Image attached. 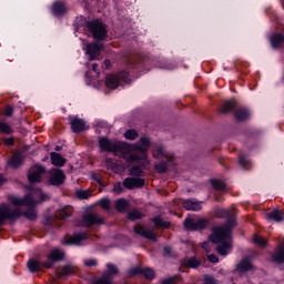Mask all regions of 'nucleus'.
<instances>
[{
  "label": "nucleus",
  "mask_w": 284,
  "mask_h": 284,
  "mask_svg": "<svg viewBox=\"0 0 284 284\" xmlns=\"http://www.w3.org/2000/svg\"><path fill=\"white\" fill-rule=\"evenodd\" d=\"M50 200L43 191L40 189L33 191L30 194H27L23 197H19L16 195H9L8 201L12 203L16 207H12L10 204H0V225H3L6 221H17V219H21L24 216L28 221H34L38 217L37 207L38 203H43V201ZM31 207L27 212H21L19 207Z\"/></svg>",
  "instance_id": "nucleus-1"
},
{
  "label": "nucleus",
  "mask_w": 284,
  "mask_h": 284,
  "mask_svg": "<svg viewBox=\"0 0 284 284\" xmlns=\"http://www.w3.org/2000/svg\"><path fill=\"white\" fill-rule=\"evenodd\" d=\"M214 216L216 219H227L226 223L221 226H215L212 230V234L210 235L211 243H223L225 239H230L232 236V230L236 227V215L233 211L225 209H215Z\"/></svg>",
  "instance_id": "nucleus-2"
},
{
  "label": "nucleus",
  "mask_w": 284,
  "mask_h": 284,
  "mask_svg": "<svg viewBox=\"0 0 284 284\" xmlns=\"http://www.w3.org/2000/svg\"><path fill=\"white\" fill-rule=\"evenodd\" d=\"M150 149V140L142 136L136 144L126 143V155L124 161L126 163H134V161H145L148 159V150Z\"/></svg>",
  "instance_id": "nucleus-3"
},
{
  "label": "nucleus",
  "mask_w": 284,
  "mask_h": 284,
  "mask_svg": "<svg viewBox=\"0 0 284 284\" xmlns=\"http://www.w3.org/2000/svg\"><path fill=\"white\" fill-rule=\"evenodd\" d=\"M99 145L102 152H113V154H121L122 159L125 160L128 156V148L125 142L112 141L108 138H100Z\"/></svg>",
  "instance_id": "nucleus-4"
},
{
  "label": "nucleus",
  "mask_w": 284,
  "mask_h": 284,
  "mask_svg": "<svg viewBox=\"0 0 284 284\" xmlns=\"http://www.w3.org/2000/svg\"><path fill=\"white\" fill-rule=\"evenodd\" d=\"M87 28L98 41H103L108 37V27L99 20L88 22Z\"/></svg>",
  "instance_id": "nucleus-5"
},
{
  "label": "nucleus",
  "mask_w": 284,
  "mask_h": 284,
  "mask_svg": "<svg viewBox=\"0 0 284 284\" xmlns=\"http://www.w3.org/2000/svg\"><path fill=\"white\" fill-rule=\"evenodd\" d=\"M121 81H124V83H130V74L125 71H122L118 74H109L105 79V85L106 88H110V90H116Z\"/></svg>",
  "instance_id": "nucleus-6"
},
{
  "label": "nucleus",
  "mask_w": 284,
  "mask_h": 284,
  "mask_svg": "<svg viewBox=\"0 0 284 284\" xmlns=\"http://www.w3.org/2000/svg\"><path fill=\"white\" fill-rule=\"evenodd\" d=\"M105 219L98 213L88 212L82 216V227H92V225H103Z\"/></svg>",
  "instance_id": "nucleus-7"
},
{
  "label": "nucleus",
  "mask_w": 284,
  "mask_h": 284,
  "mask_svg": "<svg viewBox=\"0 0 284 284\" xmlns=\"http://www.w3.org/2000/svg\"><path fill=\"white\" fill-rule=\"evenodd\" d=\"M210 225V221L206 219L194 220L189 217L184 221L185 230H190L191 232H195L196 230H205Z\"/></svg>",
  "instance_id": "nucleus-8"
},
{
  "label": "nucleus",
  "mask_w": 284,
  "mask_h": 284,
  "mask_svg": "<svg viewBox=\"0 0 284 284\" xmlns=\"http://www.w3.org/2000/svg\"><path fill=\"white\" fill-rule=\"evenodd\" d=\"M50 185H63L65 183V173L60 169H52L49 171Z\"/></svg>",
  "instance_id": "nucleus-9"
},
{
  "label": "nucleus",
  "mask_w": 284,
  "mask_h": 284,
  "mask_svg": "<svg viewBox=\"0 0 284 284\" xmlns=\"http://www.w3.org/2000/svg\"><path fill=\"white\" fill-rule=\"evenodd\" d=\"M153 159H166L168 163H173L174 162V154L166 151L165 146L163 145H156L153 151Z\"/></svg>",
  "instance_id": "nucleus-10"
},
{
  "label": "nucleus",
  "mask_w": 284,
  "mask_h": 284,
  "mask_svg": "<svg viewBox=\"0 0 284 284\" xmlns=\"http://www.w3.org/2000/svg\"><path fill=\"white\" fill-rule=\"evenodd\" d=\"M45 174V168L34 165L29 170L28 180L30 183H41V176Z\"/></svg>",
  "instance_id": "nucleus-11"
},
{
  "label": "nucleus",
  "mask_w": 284,
  "mask_h": 284,
  "mask_svg": "<svg viewBox=\"0 0 284 284\" xmlns=\"http://www.w3.org/2000/svg\"><path fill=\"white\" fill-rule=\"evenodd\" d=\"M101 50H103V44L92 42L87 44V54L89 55V61H97L101 57Z\"/></svg>",
  "instance_id": "nucleus-12"
},
{
  "label": "nucleus",
  "mask_w": 284,
  "mask_h": 284,
  "mask_svg": "<svg viewBox=\"0 0 284 284\" xmlns=\"http://www.w3.org/2000/svg\"><path fill=\"white\" fill-rule=\"evenodd\" d=\"M135 234H139L143 239H148L149 241L156 242V233L154 231L145 227L144 225L138 224L134 226Z\"/></svg>",
  "instance_id": "nucleus-13"
},
{
  "label": "nucleus",
  "mask_w": 284,
  "mask_h": 284,
  "mask_svg": "<svg viewBox=\"0 0 284 284\" xmlns=\"http://www.w3.org/2000/svg\"><path fill=\"white\" fill-rule=\"evenodd\" d=\"M63 256H65V253L61 250H53L51 253L48 255L49 261L43 263V266L47 270H50L52 267L53 263H57L59 261H63Z\"/></svg>",
  "instance_id": "nucleus-14"
},
{
  "label": "nucleus",
  "mask_w": 284,
  "mask_h": 284,
  "mask_svg": "<svg viewBox=\"0 0 284 284\" xmlns=\"http://www.w3.org/2000/svg\"><path fill=\"white\" fill-rule=\"evenodd\" d=\"M143 185H145V180L141 178H126L123 181V186L126 187V190L143 187Z\"/></svg>",
  "instance_id": "nucleus-15"
},
{
  "label": "nucleus",
  "mask_w": 284,
  "mask_h": 284,
  "mask_svg": "<svg viewBox=\"0 0 284 284\" xmlns=\"http://www.w3.org/2000/svg\"><path fill=\"white\" fill-rule=\"evenodd\" d=\"M88 233L74 234L73 236H67L64 240L65 245H80L82 241H87Z\"/></svg>",
  "instance_id": "nucleus-16"
},
{
  "label": "nucleus",
  "mask_w": 284,
  "mask_h": 284,
  "mask_svg": "<svg viewBox=\"0 0 284 284\" xmlns=\"http://www.w3.org/2000/svg\"><path fill=\"white\" fill-rule=\"evenodd\" d=\"M232 239V235L227 239H224L225 242H222L220 245L216 247L217 254L220 256H227L230 254V251L232 250V242L230 241Z\"/></svg>",
  "instance_id": "nucleus-17"
},
{
  "label": "nucleus",
  "mask_w": 284,
  "mask_h": 284,
  "mask_svg": "<svg viewBox=\"0 0 284 284\" xmlns=\"http://www.w3.org/2000/svg\"><path fill=\"white\" fill-rule=\"evenodd\" d=\"M72 132H83L85 130V121L79 118H72L70 120Z\"/></svg>",
  "instance_id": "nucleus-18"
},
{
  "label": "nucleus",
  "mask_w": 284,
  "mask_h": 284,
  "mask_svg": "<svg viewBox=\"0 0 284 284\" xmlns=\"http://www.w3.org/2000/svg\"><path fill=\"white\" fill-rule=\"evenodd\" d=\"M236 108V100H229L223 103L222 106L217 109V112L220 114H230L232 110Z\"/></svg>",
  "instance_id": "nucleus-19"
},
{
  "label": "nucleus",
  "mask_w": 284,
  "mask_h": 284,
  "mask_svg": "<svg viewBox=\"0 0 284 284\" xmlns=\"http://www.w3.org/2000/svg\"><path fill=\"white\" fill-rule=\"evenodd\" d=\"M50 158L52 165H55L57 168H63L67 163L65 158H63L61 153L51 152Z\"/></svg>",
  "instance_id": "nucleus-20"
},
{
  "label": "nucleus",
  "mask_w": 284,
  "mask_h": 284,
  "mask_svg": "<svg viewBox=\"0 0 284 284\" xmlns=\"http://www.w3.org/2000/svg\"><path fill=\"white\" fill-rule=\"evenodd\" d=\"M266 219L268 221H275V223H281L284 221V213L278 209H274L272 212L266 214Z\"/></svg>",
  "instance_id": "nucleus-21"
},
{
  "label": "nucleus",
  "mask_w": 284,
  "mask_h": 284,
  "mask_svg": "<svg viewBox=\"0 0 284 284\" xmlns=\"http://www.w3.org/2000/svg\"><path fill=\"white\" fill-rule=\"evenodd\" d=\"M250 270H252V262H250L247 258L242 260L239 264H236L235 267V272H237V274L250 272Z\"/></svg>",
  "instance_id": "nucleus-22"
},
{
  "label": "nucleus",
  "mask_w": 284,
  "mask_h": 284,
  "mask_svg": "<svg viewBox=\"0 0 284 284\" xmlns=\"http://www.w3.org/2000/svg\"><path fill=\"white\" fill-rule=\"evenodd\" d=\"M183 207L192 212H199V210H202L201 202H194L192 200H185L183 202Z\"/></svg>",
  "instance_id": "nucleus-23"
},
{
  "label": "nucleus",
  "mask_w": 284,
  "mask_h": 284,
  "mask_svg": "<svg viewBox=\"0 0 284 284\" xmlns=\"http://www.w3.org/2000/svg\"><path fill=\"white\" fill-rule=\"evenodd\" d=\"M234 116L236 121H240V122L247 121V119H250V111H247V109L240 108L235 110Z\"/></svg>",
  "instance_id": "nucleus-24"
},
{
  "label": "nucleus",
  "mask_w": 284,
  "mask_h": 284,
  "mask_svg": "<svg viewBox=\"0 0 284 284\" xmlns=\"http://www.w3.org/2000/svg\"><path fill=\"white\" fill-rule=\"evenodd\" d=\"M23 164V155L21 152H17L14 155L9 161V165L11 168H19L20 165Z\"/></svg>",
  "instance_id": "nucleus-25"
},
{
  "label": "nucleus",
  "mask_w": 284,
  "mask_h": 284,
  "mask_svg": "<svg viewBox=\"0 0 284 284\" xmlns=\"http://www.w3.org/2000/svg\"><path fill=\"white\" fill-rule=\"evenodd\" d=\"M74 274V267L64 265L61 271L55 273L57 278H63V276H72Z\"/></svg>",
  "instance_id": "nucleus-26"
},
{
  "label": "nucleus",
  "mask_w": 284,
  "mask_h": 284,
  "mask_svg": "<svg viewBox=\"0 0 284 284\" xmlns=\"http://www.w3.org/2000/svg\"><path fill=\"white\" fill-rule=\"evenodd\" d=\"M72 216V209L71 207H63L59 210L55 214V219H59L60 221H64V219H68Z\"/></svg>",
  "instance_id": "nucleus-27"
},
{
  "label": "nucleus",
  "mask_w": 284,
  "mask_h": 284,
  "mask_svg": "<svg viewBox=\"0 0 284 284\" xmlns=\"http://www.w3.org/2000/svg\"><path fill=\"white\" fill-rule=\"evenodd\" d=\"M41 267H45L43 265V263H41L37 260H29V262H28L29 272H39V270H41Z\"/></svg>",
  "instance_id": "nucleus-28"
},
{
  "label": "nucleus",
  "mask_w": 284,
  "mask_h": 284,
  "mask_svg": "<svg viewBox=\"0 0 284 284\" xmlns=\"http://www.w3.org/2000/svg\"><path fill=\"white\" fill-rule=\"evenodd\" d=\"M53 13L59 17L61 14H65V4L63 2H55L52 7Z\"/></svg>",
  "instance_id": "nucleus-29"
},
{
  "label": "nucleus",
  "mask_w": 284,
  "mask_h": 284,
  "mask_svg": "<svg viewBox=\"0 0 284 284\" xmlns=\"http://www.w3.org/2000/svg\"><path fill=\"white\" fill-rule=\"evenodd\" d=\"M271 43L273 45V48H281V45H283L284 43V34H274L272 38H271Z\"/></svg>",
  "instance_id": "nucleus-30"
},
{
  "label": "nucleus",
  "mask_w": 284,
  "mask_h": 284,
  "mask_svg": "<svg viewBox=\"0 0 284 284\" xmlns=\"http://www.w3.org/2000/svg\"><path fill=\"white\" fill-rule=\"evenodd\" d=\"M128 207H130V202H128V200L120 199L115 201V210H118V212H125Z\"/></svg>",
  "instance_id": "nucleus-31"
},
{
  "label": "nucleus",
  "mask_w": 284,
  "mask_h": 284,
  "mask_svg": "<svg viewBox=\"0 0 284 284\" xmlns=\"http://www.w3.org/2000/svg\"><path fill=\"white\" fill-rule=\"evenodd\" d=\"M184 266L196 270V267H201V261H199L196 257H190L184 260Z\"/></svg>",
  "instance_id": "nucleus-32"
},
{
  "label": "nucleus",
  "mask_w": 284,
  "mask_h": 284,
  "mask_svg": "<svg viewBox=\"0 0 284 284\" xmlns=\"http://www.w3.org/2000/svg\"><path fill=\"white\" fill-rule=\"evenodd\" d=\"M91 284H113L112 276L104 274L100 278L93 280Z\"/></svg>",
  "instance_id": "nucleus-33"
},
{
  "label": "nucleus",
  "mask_w": 284,
  "mask_h": 284,
  "mask_svg": "<svg viewBox=\"0 0 284 284\" xmlns=\"http://www.w3.org/2000/svg\"><path fill=\"white\" fill-rule=\"evenodd\" d=\"M152 221L154 222L155 227H164L165 230L170 227V222L163 221L160 216L153 217Z\"/></svg>",
  "instance_id": "nucleus-34"
},
{
  "label": "nucleus",
  "mask_w": 284,
  "mask_h": 284,
  "mask_svg": "<svg viewBox=\"0 0 284 284\" xmlns=\"http://www.w3.org/2000/svg\"><path fill=\"white\" fill-rule=\"evenodd\" d=\"M253 243H255V245H260V247H265L267 245V240H265V237H263V236L254 234Z\"/></svg>",
  "instance_id": "nucleus-35"
},
{
  "label": "nucleus",
  "mask_w": 284,
  "mask_h": 284,
  "mask_svg": "<svg viewBox=\"0 0 284 284\" xmlns=\"http://www.w3.org/2000/svg\"><path fill=\"white\" fill-rule=\"evenodd\" d=\"M129 173L131 176H138V179H141V176H143V169H141V166H139V165L132 166L129 170Z\"/></svg>",
  "instance_id": "nucleus-36"
},
{
  "label": "nucleus",
  "mask_w": 284,
  "mask_h": 284,
  "mask_svg": "<svg viewBox=\"0 0 284 284\" xmlns=\"http://www.w3.org/2000/svg\"><path fill=\"white\" fill-rule=\"evenodd\" d=\"M124 138L128 139L129 141H134L139 139V132L134 129H130L124 133Z\"/></svg>",
  "instance_id": "nucleus-37"
},
{
  "label": "nucleus",
  "mask_w": 284,
  "mask_h": 284,
  "mask_svg": "<svg viewBox=\"0 0 284 284\" xmlns=\"http://www.w3.org/2000/svg\"><path fill=\"white\" fill-rule=\"evenodd\" d=\"M142 274L146 281H153L155 278L156 274L154 273V270L152 268H142Z\"/></svg>",
  "instance_id": "nucleus-38"
},
{
  "label": "nucleus",
  "mask_w": 284,
  "mask_h": 284,
  "mask_svg": "<svg viewBox=\"0 0 284 284\" xmlns=\"http://www.w3.org/2000/svg\"><path fill=\"white\" fill-rule=\"evenodd\" d=\"M142 216H143V214L139 210L131 211L128 214L129 221H139V219H141Z\"/></svg>",
  "instance_id": "nucleus-39"
},
{
  "label": "nucleus",
  "mask_w": 284,
  "mask_h": 284,
  "mask_svg": "<svg viewBox=\"0 0 284 284\" xmlns=\"http://www.w3.org/2000/svg\"><path fill=\"white\" fill-rule=\"evenodd\" d=\"M0 132H2V134H12V126L7 122L0 121Z\"/></svg>",
  "instance_id": "nucleus-40"
},
{
  "label": "nucleus",
  "mask_w": 284,
  "mask_h": 284,
  "mask_svg": "<svg viewBox=\"0 0 284 284\" xmlns=\"http://www.w3.org/2000/svg\"><path fill=\"white\" fill-rule=\"evenodd\" d=\"M211 184L214 187V190L223 191L225 190V182L221 180H211Z\"/></svg>",
  "instance_id": "nucleus-41"
},
{
  "label": "nucleus",
  "mask_w": 284,
  "mask_h": 284,
  "mask_svg": "<svg viewBox=\"0 0 284 284\" xmlns=\"http://www.w3.org/2000/svg\"><path fill=\"white\" fill-rule=\"evenodd\" d=\"M155 170L160 174H165L168 172V162H160L155 164Z\"/></svg>",
  "instance_id": "nucleus-42"
},
{
  "label": "nucleus",
  "mask_w": 284,
  "mask_h": 284,
  "mask_svg": "<svg viewBox=\"0 0 284 284\" xmlns=\"http://www.w3.org/2000/svg\"><path fill=\"white\" fill-rule=\"evenodd\" d=\"M129 277L132 278V276H138V274H143V268H141V266H136L131 268L129 272Z\"/></svg>",
  "instance_id": "nucleus-43"
},
{
  "label": "nucleus",
  "mask_w": 284,
  "mask_h": 284,
  "mask_svg": "<svg viewBox=\"0 0 284 284\" xmlns=\"http://www.w3.org/2000/svg\"><path fill=\"white\" fill-rule=\"evenodd\" d=\"M239 163L242 168H247V165H250V160H247L244 154H240Z\"/></svg>",
  "instance_id": "nucleus-44"
},
{
  "label": "nucleus",
  "mask_w": 284,
  "mask_h": 284,
  "mask_svg": "<svg viewBox=\"0 0 284 284\" xmlns=\"http://www.w3.org/2000/svg\"><path fill=\"white\" fill-rule=\"evenodd\" d=\"M75 195H77L79 199H90V191L78 190V191L75 192Z\"/></svg>",
  "instance_id": "nucleus-45"
},
{
  "label": "nucleus",
  "mask_w": 284,
  "mask_h": 284,
  "mask_svg": "<svg viewBox=\"0 0 284 284\" xmlns=\"http://www.w3.org/2000/svg\"><path fill=\"white\" fill-rule=\"evenodd\" d=\"M99 205L102 207V210H110V200L104 197L100 200Z\"/></svg>",
  "instance_id": "nucleus-46"
},
{
  "label": "nucleus",
  "mask_w": 284,
  "mask_h": 284,
  "mask_svg": "<svg viewBox=\"0 0 284 284\" xmlns=\"http://www.w3.org/2000/svg\"><path fill=\"white\" fill-rule=\"evenodd\" d=\"M179 281V276L169 277L162 281V284H176Z\"/></svg>",
  "instance_id": "nucleus-47"
},
{
  "label": "nucleus",
  "mask_w": 284,
  "mask_h": 284,
  "mask_svg": "<svg viewBox=\"0 0 284 284\" xmlns=\"http://www.w3.org/2000/svg\"><path fill=\"white\" fill-rule=\"evenodd\" d=\"M12 114H14V108L7 105L4 110V116H12Z\"/></svg>",
  "instance_id": "nucleus-48"
},
{
  "label": "nucleus",
  "mask_w": 284,
  "mask_h": 284,
  "mask_svg": "<svg viewBox=\"0 0 284 284\" xmlns=\"http://www.w3.org/2000/svg\"><path fill=\"white\" fill-rule=\"evenodd\" d=\"M203 284H216V280L210 275L204 276V283Z\"/></svg>",
  "instance_id": "nucleus-49"
},
{
  "label": "nucleus",
  "mask_w": 284,
  "mask_h": 284,
  "mask_svg": "<svg viewBox=\"0 0 284 284\" xmlns=\"http://www.w3.org/2000/svg\"><path fill=\"white\" fill-rule=\"evenodd\" d=\"M84 265H87V267H94L97 266V260H87Z\"/></svg>",
  "instance_id": "nucleus-50"
},
{
  "label": "nucleus",
  "mask_w": 284,
  "mask_h": 284,
  "mask_svg": "<svg viewBox=\"0 0 284 284\" xmlns=\"http://www.w3.org/2000/svg\"><path fill=\"white\" fill-rule=\"evenodd\" d=\"M210 263H219V257L215 254L207 255Z\"/></svg>",
  "instance_id": "nucleus-51"
},
{
  "label": "nucleus",
  "mask_w": 284,
  "mask_h": 284,
  "mask_svg": "<svg viewBox=\"0 0 284 284\" xmlns=\"http://www.w3.org/2000/svg\"><path fill=\"white\" fill-rule=\"evenodd\" d=\"M202 247H203V250H205V252H207V253L212 252V247L210 246V242H204V243L202 244Z\"/></svg>",
  "instance_id": "nucleus-52"
},
{
  "label": "nucleus",
  "mask_w": 284,
  "mask_h": 284,
  "mask_svg": "<svg viewBox=\"0 0 284 284\" xmlns=\"http://www.w3.org/2000/svg\"><path fill=\"white\" fill-rule=\"evenodd\" d=\"M108 268L110 272H112V274H119V268H116V266L109 264Z\"/></svg>",
  "instance_id": "nucleus-53"
},
{
  "label": "nucleus",
  "mask_w": 284,
  "mask_h": 284,
  "mask_svg": "<svg viewBox=\"0 0 284 284\" xmlns=\"http://www.w3.org/2000/svg\"><path fill=\"white\" fill-rule=\"evenodd\" d=\"M114 192H118L119 194H121V192H123V186L121 185V183H118L114 185Z\"/></svg>",
  "instance_id": "nucleus-54"
},
{
  "label": "nucleus",
  "mask_w": 284,
  "mask_h": 284,
  "mask_svg": "<svg viewBox=\"0 0 284 284\" xmlns=\"http://www.w3.org/2000/svg\"><path fill=\"white\" fill-rule=\"evenodd\" d=\"M4 145H14V139L9 138V139H4Z\"/></svg>",
  "instance_id": "nucleus-55"
},
{
  "label": "nucleus",
  "mask_w": 284,
  "mask_h": 284,
  "mask_svg": "<svg viewBox=\"0 0 284 284\" xmlns=\"http://www.w3.org/2000/svg\"><path fill=\"white\" fill-rule=\"evenodd\" d=\"M164 254H165V256H170V254H172V247H170V246H164Z\"/></svg>",
  "instance_id": "nucleus-56"
},
{
  "label": "nucleus",
  "mask_w": 284,
  "mask_h": 284,
  "mask_svg": "<svg viewBox=\"0 0 284 284\" xmlns=\"http://www.w3.org/2000/svg\"><path fill=\"white\" fill-rule=\"evenodd\" d=\"M3 183H6V178H3V175L0 174V187L1 185H3Z\"/></svg>",
  "instance_id": "nucleus-57"
},
{
  "label": "nucleus",
  "mask_w": 284,
  "mask_h": 284,
  "mask_svg": "<svg viewBox=\"0 0 284 284\" xmlns=\"http://www.w3.org/2000/svg\"><path fill=\"white\" fill-rule=\"evenodd\" d=\"M98 68H99V64H97V63H93V64H92V70H93V72H98Z\"/></svg>",
  "instance_id": "nucleus-58"
},
{
  "label": "nucleus",
  "mask_w": 284,
  "mask_h": 284,
  "mask_svg": "<svg viewBox=\"0 0 284 284\" xmlns=\"http://www.w3.org/2000/svg\"><path fill=\"white\" fill-rule=\"evenodd\" d=\"M45 225H52V220L50 217L45 219Z\"/></svg>",
  "instance_id": "nucleus-59"
},
{
  "label": "nucleus",
  "mask_w": 284,
  "mask_h": 284,
  "mask_svg": "<svg viewBox=\"0 0 284 284\" xmlns=\"http://www.w3.org/2000/svg\"><path fill=\"white\" fill-rule=\"evenodd\" d=\"M104 65H105V68H110V65H111L110 60H104Z\"/></svg>",
  "instance_id": "nucleus-60"
},
{
  "label": "nucleus",
  "mask_w": 284,
  "mask_h": 284,
  "mask_svg": "<svg viewBox=\"0 0 284 284\" xmlns=\"http://www.w3.org/2000/svg\"><path fill=\"white\" fill-rule=\"evenodd\" d=\"M60 150H61V146H59V145L55 146V151H57V152H60Z\"/></svg>",
  "instance_id": "nucleus-61"
}]
</instances>
